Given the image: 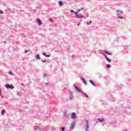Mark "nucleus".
I'll return each instance as SVG.
<instances>
[{"label": "nucleus", "mask_w": 131, "mask_h": 131, "mask_svg": "<svg viewBox=\"0 0 131 131\" xmlns=\"http://www.w3.org/2000/svg\"><path fill=\"white\" fill-rule=\"evenodd\" d=\"M123 14V12L120 10H117V16L120 19H123V17L121 16Z\"/></svg>", "instance_id": "1"}, {"label": "nucleus", "mask_w": 131, "mask_h": 131, "mask_svg": "<svg viewBox=\"0 0 131 131\" xmlns=\"http://www.w3.org/2000/svg\"><path fill=\"white\" fill-rule=\"evenodd\" d=\"M81 10V9H79L78 10V12H75L74 13L75 14V17L76 18H79L80 19H81V18H83V15H81V14H78V12H80Z\"/></svg>", "instance_id": "2"}, {"label": "nucleus", "mask_w": 131, "mask_h": 131, "mask_svg": "<svg viewBox=\"0 0 131 131\" xmlns=\"http://www.w3.org/2000/svg\"><path fill=\"white\" fill-rule=\"evenodd\" d=\"M85 121L86 122V124L85 125L86 126L85 130L89 131V121L85 120Z\"/></svg>", "instance_id": "3"}, {"label": "nucleus", "mask_w": 131, "mask_h": 131, "mask_svg": "<svg viewBox=\"0 0 131 131\" xmlns=\"http://www.w3.org/2000/svg\"><path fill=\"white\" fill-rule=\"evenodd\" d=\"M5 86L6 88H7V89H11V90H13L14 89V86L12 84L11 85L7 84V85H6Z\"/></svg>", "instance_id": "4"}, {"label": "nucleus", "mask_w": 131, "mask_h": 131, "mask_svg": "<svg viewBox=\"0 0 131 131\" xmlns=\"http://www.w3.org/2000/svg\"><path fill=\"white\" fill-rule=\"evenodd\" d=\"M36 22H37V23H38L39 26H40V25H41V24H42V22H41V20H40V19H39V18H37L36 19Z\"/></svg>", "instance_id": "5"}, {"label": "nucleus", "mask_w": 131, "mask_h": 131, "mask_svg": "<svg viewBox=\"0 0 131 131\" xmlns=\"http://www.w3.org/2000/svg\"><path fill=\"white\" fill-rule=\"evenodd\" d=\"M74 86H75V89L76 91H77V92H78L79 93L81 92V91H80V89H79V88H78V87H77V86L74 85Z\"/></svg>", "instance_id": "6"}, {"label": "nucleus", "mask_w": 131, "mask_h": 131, "mask_svg": "<svg viewBox=\"0 0 131 131\" xmlns=\"http://www.w3.org/2000/svg\"><path fill=\"white\" fill-rule=\"evenodd\" d=\"M76 117V115L75 113H72V115H71V118H73V119H74V118H75Z\"/></svg>", "instance_id": "7"}, {"label": "nucleus", "mask_w": 131, "mask_h": 131, "mask_svg": "<svg viewBox=\"0 0 131 131\" xmlns=\"http://www.w3.org/2000/svg\"><path fill=\"white\" fill-rule=\"evenodd\" d=\"M104 53H105V54H106L107 55H110V56H111V55H112V53L108 52L106 50H104Z\"/></svg>", "instance_id": "8"}, {"label": "nucleus", "mask_w": 131, "mask_h": 131, "mask_svg": "<svg viewBox=\"0 0 131 131\" xmlns=\"http://www.w3.org/2000/svg\"><path fill=\"white\" fill-rule=\"evenodd\" d=\"M40 56H39V55H36V60H40Z\"/></svg>", "instance_id": "9"}, {"label": "nucleus", "mask_w": 131, "mask_h": 131, "mask_svg": "<svg viewBox=\"0 0 131 131\" xmlns=\"http://www.w3.org/2000/svg\"><path fill=\"white\" fill-rule=\"evenodd\" d=\"M104 58L106 59V60L108 62H111V60L108 57H107V56H105Z\"/></svg>", "instance_id": "10"}, {"label": "nucleus", "mask_w": 131, "mask_h": 131, "mask_svg": "<svg viewBox=\"0 0 131 131\" xmlns=\"http://www.w3.org/2000/svg\"><path fill=\"white\" fill-rule=\"evenodd\" d=\"M74 128V123H72L70 126V128Z\"/></svg>", "instance_id": "11"}, {"label": "nucleus", "mask_w": 131, "mask_h": 131, "mask_svg": "<svg viewBox=\"0 0 131 131\" xmlns=\"http://www.w3.org/2000/svg\"><path fill=\"white\" fill-rule=\"evenodd\" d=\"M80 79H81V80H82V82H86V81H85L84 79L83 78H82V77H80Z\"/></svg>", "instance_id": "12"}, {"label": "nucleus", "mask_w": 131, "mask_h": 131, "mask_svg": "<svg viewBox=\"0 0 131 131\" xmlns=\"http://www.w3.org/2000/svg\"><path fill=\"white\" fill-rule=\"evenodd\" d=\"M58 4H59V6L60 7H61V6H62V5H63V3H62L61 1H59V2H58Z\"/></svg>", "instance_id": "13"}, {"label": "nucleus", "mask_w": 131, "mask_h": 131, "mask_svg": "<svg viewBox=\"0 0 131 131\" xmlns=\"http://www.w3.org/2000/svg\"><path fill=\"white\" fill-rule=\"evenodd\" d=\"M6 112V111L5 110H2V111L1 112V114L2 115H4V114H5V113Z\"/></svg>", "instance_id": "14"}, {"label": "nucleus", "mask_w": 131, "mask_h": 131, "mask_svg": "<svg viewBox=\"0 0 131 131\" xmlns=\"http://www.w3.org/2000/svg\"><path fill=\"white\" fill-rule=\"evenodd\" d=\"M107 68H111V65L107 64H106Z\"/></svg>", "instance_id": "15"}, {"label": "nucleus", "mask_w": 131, "mask_h": 131, "mask_svg": "<svg viewBox=\"0 0 131 131\" xmlns=\"http://www.w3.org/2000/svg\"><path fill=\"white\" fill-rule=\"evenodd\" d=\"M86 24L87 25H90V24H92V21H90L89 23V21H87Z\"/></svg>", "instance_id": "16"}, {"label": "nucleus", "mask_w": 131, "mask_h": 131, "mask_svg": "<svg viewBox=\"0 0 131 131\" xmlns=\"http://www.w3.org/2000/svg\"><path fill=\"white\" fill-rule=\"evenodd\" d=\"M8 74H9L10 75H13V72H12L11 71H9L8 72Z\"/></svg>", "instance_id": "17"}, {"label": "nucleus", "mask_w": 131, "mask_h": 131, "mask_svg": "<svg viewBox=\"0 0 131 131\" xmlns=\"http://www.w3.org/2000/svg\"><path fill=\"white\" fill-rule=\"evenodd\" d=\"M104 118H102V119L100 120V122H103L104 121Z\"/></svg>", "instance_id": "18"}, {"label": "nucleus", "mask_w": 131, "mask_h": 131, "mask_svg": "<svg viewBox=\"0 0 131 131\" xmlns=\"http://www.w3.org/2000/svg\"><path fill=\"white\" fill-rule=\"evenodd\" d=\"M43 76L46 77V76H47L48 75V74L47 73H44L43 74Z\"/></svg>", "instance_id": "19"}, {"label": "nucleus", "mask_w": 131, "mask_h": 131, "mask_svg": "<svg viewBox=\"0 0 131 131\" xmlns=\"http://www.w3.org/2000/svg\"><path fill=\"white\" fill-rule=\"evenodd\" d=\"M41 62H42L43 63H46L47 62V60H41Z\"/></svg>", "instance_id": "20"}, {"label": "nucleus", "mask_w": 131, "mask_h": 131, "mask_svg": "<svg viewBox=\"0 0 131 131\" xmlns=\"http://www.w3.org/2000/svg\"><path fill=\"white\" fill-rule=\"evenodd\" d=\"M80 10L81 11H83V10H84V8L83 7H82V8H80Z\"/></svg>", "instance_id": "21"}, {"label": "nucleus", "mask_w": 131, "mask_h": 131, "mask_svg": "<svg viewBox=\"0 0 131 131\" xmlns=\"http://www.w3.org/2000/svg\"><path fill=\"white\" fill-rule=\"evenodd\" d=\"M0 14H4V11L0 10Z\"/></svg>", "instance_id": "22"}, {"label": "nucleus", "mask_w": 131, "mask_h": 131, "mask_svg": "<svg viewBox=\"0 0 131 131\" xmlns=\"http://www.w3.org/2000/svg\"><path fill=\"white\" fill-rule=\"evenodd\" d=\"M28 52H30V51H29V50L25 51V53H28Z\"/></svg>", "instance_id": "23"}, {"label": "nucleus", "mask_w": 131, "mask_h": 131, "mask_svg": "<svg viewBox=\"0 0 131 131\" xmlns=\"http://www.w3.org/2000/svg\"><path fill=\"white\" fill-rule=\"evenodd\" d=\"M61 130H62V131L65 130V127H62V129H61Z\"/></svg>", "instance_id": "24"}, {"label": "nucleus", "mask_w": 131, "mask_h": 131, "mask_svg": "<svg viewBox=\"0 0 131 131\" xmlns=\"http://www.w3.org/2000/svg\"><path fill=\"white\" fill-rule=\"evenodd\" d=\"M70 12H71V13H74V10H71L70 11Z\"/></svg>", "instance_id": "25"}, {"label": "nucleus", "mask_w": 131, "mask_h": 131, "mask_svg": "<svg viewBox=\"0 0 131 131\" xmlns=\"http://www.w3.org/2000/svg\"><path fill=\"white\" fill-rule=\"evenodd\" d=\"M49 21H50L51 22H53V19L52 18L49 19Z\"/></svg>", "instance_id": "26"}, {"label": "nucleus", "mask_w": 131, "mask_h": 131, "mask_svg": "<svg viewBox=\"0 0 131 131\" xmlns=\"http://www.w3.org/2000/svg\"><path fill=\"white\" fill-rule=\"evenodd\" d=\"M50 55H47V54H46V55L45 56V57H50Z\"/></svg>", "instance_id": "27"}, {"label": "nucleus", "mask_w": 131, "mask_h": 131, "mask_svg": "<svg viewBox=\"0 0 131 131\" xmlns=\"http://www.w3.org/2000/svg\"><path fill=\"white\" fill-rule=\"evenodd\" d=\"M42 55H43V56H46L47 54H46L45 53H42Z\"/></svg>", "instance_id": "28"}, {"label": "nucleus", "mask_w": 131, "mask_h": 131, "mask_svg": "<svg viewBox=\"0 0 131 131\" xmlns=\"http://www.w3.org/2000/svg\"><path fill=\"white\" fill-rule=\"evenodd\" d=\"M84 95L86 98H88V95H86L84 93Z\"/></svg>", "instance_id": "29"}, {"label": "nucleus", "mask_w": 131, "mask_h": 131, "mask_svg": "<svg viewBox=\"0 0 131 131\" xmlns=\"http://www.w3.org/2000/svg\"><path fill=\"white\" fill-rule=\"evenodd\" d=\"M91 83H92V84L93 85H95V83H94V82H91Z\"/></svg>", "instance_id": "30"}, {"label": "nucleus", "mask_w": 131, "mask_h": 131, "mask_svg": "<svg viewBox=\"0 0 131 131\" xmlns=\"http://www.w3.org/2000/svg\"><path fill=\"white\" fill-rule=\"evenodd\" d=\"M77 25L78 26H79L80 25V23H78Z\"/></svg>", "instance_id": "31"}, {"label": "nucleus", "mask_w": 131, "mask_h": 131, "mask_svg": "<svg viewBox=\"0 0 131 131\" xmlns=\"http://www.w3.org/2000/svg\"><path fill=\"white\" fill-rule=\"evenodd\" d=\"M90 82H93V81L92 80H90Z\"/></svg>", "instance_id": "32"}, {"label": "nucleus", "mask_w": 131, "mask_h": 131, "mask_svg": "<svg viewBox=\"0 0 131 131\" xmlns=\"http://www.w3.org/2000/svg\"><path fill=\"white\" fill-rule=\"evenodd\" d=\"M86 17H89V14H88V13H86Z\"/></svg>", "instance_id": "33"}, {"label": "nucleus", "mask_w": 131, "mask_h": 131, "mask_svg": "<svg viewBox=\"0 0 131 131\" xmlns=\"http://www.w3.org/2000/svg\"><path fill=\"white\" fill-rule=\"evenodd\" d=\"M84 84H85V85H86V82H84Z\"/></svg>", "instance_id": "34"}]
</instances>
